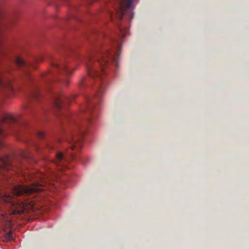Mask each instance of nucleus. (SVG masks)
Listing matches in <instances>:
<instances>
[{
    "mask_svg": "<svg viewBox=\"0 0 249 249\" xmlns=\"http://www.w3.org/2000/svg\"><path fill=\"white\" fill-rule=\"evenodd\" d=\"M119 55L117 50H93L85 59L88 73L95 82L96 93L92 99H87L82 112L78 116V120L74 122V128H71L65 134V140L71 143L67 151L71 160L75 157L71 151H78L81 148L82 137L88 125L92 122L91 117L93 119L97 113L95 106L104 90L103 85H101L102 75L105 73L104 67L113 62L117 65Z\"/></svg>",
    "mask_w": 249,
    "mask_h": 249,
    "instance_id": "f257e3e1",
    "label": "nucleus"
},
{
    "mask_svg": "<svg viewBox=\"0 0 249 249\" xmlns=\"http://www.w3.org/2000/svg\"><path fill=\"white\" fill-rule=\"evenodd\" d=\"M28 177L30 179H35L36 180L30 186L19 184L11 186L10 190L13 195L16 196H27L44 190L42 187L47 183V175L42 172H37L36 174H30Z\"/></svg>",
    "mask_w": 249,
    "mask_h": 249,
    "instance_id": "f03ea898",
    "label": "nucleus"
},
{
    "mask_svg": "<svg viewBox=\"0 0 249 249\" xmlns=\"http://www.w3.org/2000/svg\"><path fill=\"white\" fill-rule=\"evenodd\" d=\"M34 162L31 154L27 151L20 150L15 157H10L6 155L4 157L0 158V174L3 173V171H9L13 170L18 172L21 168L22 161Z\"/></svg>",
    "mask_w": 249,
    "mask_h": 249,
    "instance_id": "7ed1b4c3",
    "label": "nucleus"
},
{
    "mask_svg": "<svg viewBox=\"0 0 249 249\" xmlns=\"http://www.w3.org/2000/svg\"><path fill=\"white\" fill-rule=\"evenodd\" d=\"M133 0H127V2L125 5L122 2L119 3V8L116 12L117 16L120 19H121L123 16L128 14V18H132L133 17L132 13V2Z\"/></svg>",
    "mask_w": 249,
    "mask_h": 249,
    "instance_id": "20e7f679",
    "label": "nucleus"
},
{
    "mask_svg": "<svg viewBox=\"0 0 249 249\" xmlns=\"http://www.w3.org/2000/svg\"><path fill=\"white\" fill-rule=\"evenodd\" d=\"M52 66L55 68L59 72L64 73L66 75L71 74L72 70L69 68L65 62H59L58 61H53L52 63Z\"/></svg>",
    "mask_w": 249,
    "mask_h": 249,
    "instance_id": "39448f33",
    "label": "nucleus"
},
{
    "mask_svg": "<svg viewBox=\"0 0 249 249\" xmlns=\"http://www.w3.org/2000/svg\"><path fill=\"white\" fill-rule=\"evenodd\" d=\"M69 98L60 94H55L53 96V103L55 107L60 109L65 101H68Z\"/></svg>",
    "mask_w": 249,
    "mask_h": 249,
    "instance_id": "423d86ee",
    "label": "nucleus"
},
{
    "mask_svg": "<svg viewBox=\"0 0 249 249\" xmlns=\"http://www.w3.org/2000/svg\"><path fill=\"white\" fill-rule=\"evenodd\" d=\"M16 62L18 67L22 68V71L25 73L27 77H28L29 78H30V73L27 69L32 67V65L27 63L20 57L17 58Z\"/></svg>",
    "mask_w": 249,
    "mask_h": 249,
    "instance_id": "0eeeda50",
    "label": "nucleus"
},
{
    "mask_svg": "<svg viewBox=\"0 0 249 249\" xmlns=\"http://www.w3.org/2000/svg\"><path fill=\"white\" fill-rule=\"evenodd\" d=\"M17 122V119L12 114L9 113H4L0 115V123H15Z\"/></svg>",
    "mask_w": 249,
    "mask_h": 249,
    "instance_id": "6e6552de",
    "label": "nucleus"
},
{
    "mask_svg": "<svg viewBox=\"0 0 249 249\" xmlns=\"http://www.w3.org/2000/svg\"><path fill=\"white\" fill-rule=\"evenodd\" d=\"M67 160L66 158L64 156L62 153L59 152L56 154V159L53 161L56 166H65V162Z\"/></svg>",
    "mask_w": 249,
    "mask_h": 249,
    "instance_id": "1a4fd4ad",
    "label": "nucleus"
},
{
    "mask_svg": "<svg viewBox=\"0 0 249 249\" xmlns=\"http://www.w3.org/2000/svg\"><path fill=\"white\" fill-rule=\"evenodd\" d=\"M40 95V90L37 89H35L30 94L31 98L37 99Z\"/></svg>",
    "mask_w": 249,
    "mask_h": 249,
    "instance_id": "9d476101",
    "label": "nucleus"
},
{
    "mask_svg": "<svg viewBox=\"0 0 249 249\" xmlns=\"http://www.w3.org/2000/svg\"><path fill=\"white\" fill-rule=\"evenodd\" d=\"M6 135L5 132L4 131L3 128L0 126V147L2 146L3 143L2 142V138Z\"/></svg>",
    "mask_w": 249,
    "mask_h": 249,
    "instance_id": "9b49d317",
    "label": "nucleus"
},
{
    "mask_svg": "<svg viewBox=\"0 0 249 249\" xmlns=\"http://www.w3.org/2000/svg\"><path fill=\"white\" fill-rule=\"evenodd\" d=\"M5 238L8 241H11L13 239L12 235V231H8L5 236Z\"/></svg>",
    "mask_w": 249,
    "mask_h": 249,
    "instance_id": "f8f14e48",
    "label": "nucleus"
},
{
    "mask_svg": "<svg viewBox=\"0 0 249 249\" xmlns=\"http://www.w3.org/2000/svg\"><path fill=\"white\" fill-rule=\"evenodd\" d=\"M6 17V14L3 9L0 7V19L4 18Z\"/></svg>",
    "mask_w": 249,
    "mask_h": 249,
    "instance_id": "ddd939ff",
    "label": "nucleus"
},
{
    "mask_svg": "<svg viewBox=\"0 0 249 249\" xmlns=\"http://www.w3.org/2000/svg\"><path fill=\"white\" fill-rule=\"evenodd\" d=\"M5 89L9 92H12L13 91V88L10 83L7 84L6 87H5Z\"/></svg>",
    "mask_w": 249,
    "mask_h": 249,
    "instance_id": "4468645a",
    "label": "nucleus"
},
{
    "mask_svg": "<svg viewBox=\"0 0 249 249\" xmlns=\"http://www.w3.org/2000/svg\"><path fill=\"white\" fill-rule=\"evenodd\" d=\"M24 212V209H21L20 210H14V214H21Z\"/></svg>",
    "mask_w": 249,
    "mask_h": 249,
    "instance_id": "2eb2a0df",
    "label": "nucleus"
},
{
    "mask_svg": "<svg viewBox=\"0 0 249 249\" xmlns=\"http://www.w3.org/2000/svg\"><path fill=\"white\" fill-rule=\"evenodd\" d=\"M46 82L49 84L52 81V77L50 76L47 77L46 79Z\"/></svg>",
    "mask_w": 249,
    "mask_h": 249,
    "instance_id": "dca6fc26",
    "label": "nucleus"
},
{
    "mask_svg": "<svg viewBox=\"0 0 249 249\" xmlns=\"http://www.w3.org/2000/svg\"><path fill=\"white\" fill-rule=\"evenodd\" d=\"M38 137H39L40 138H41L44 137V134L42 132H39L38 133Z\"/></svg>",
    "mask_w": 249,
    "mask_h": 249,
    "instance_id": "f3484780",
    "label": "nucleus"
},
{
    "mask_svg": "<svg viewBox=\"0 0 249 249\" xmlns=\"http://www.w3.org/2000/svg\"><path fill=\"white\" fill-rule=\"evenodd\" d=\"M4 197H5L6 199H10L12 198V197L10 195H5L4 196Z\"/></svg>",
    "mask_w": 249,
    "mask_h": 249,
    "instance_id": "a211bd4d",
    "label": "nucleus"
},
{
    "mask_svg": "<svg viewBox=\"0 0 249 249\" xmlns=\"http://www.w3.org/2000/svg\"><path fill=\"white\" fill-rule=\"evenodd\" d=\"M63 82L64 83H66V84H68L69 83V81H68V80L67 79L63 80Z\"/></svg>",
    "mask_w": 249,
    "mask_h": 249,
    "instance_id": "6ab92c4d",
    "label": "nucleus"
},
{
    "mask_svg": "<svg viewBox=\"0 0 249 249\" xmlns=\"http://www.w3.org/2000/svg\"><path fill=\"white\" fill-rule=\"evenodd\" d=\"M48 146V147L49 148L52 149H53L54 148L53 146H52V145H49Z\"/></svg>",
    "mask_w": 249,
    "mask_h": 249,
    "instance_id": "aec40b11",
    "label": "nucleus"
},
{
    "mask_svg": "<svg viewBox=\"0 0 249 249\" xmlns=\"http://www.w3.org/2000/svg\"><path fill=\"white\" fill-rule=\"evenodd\" d=\"M0 86H3V84H2V82H1V81L0 80Z\"/></svg>",
    "mask_w": 249,
    "mask_h": 249,
    "instance_id": "412c9836",
    "label": "nucleus"
},
{
    "mask_svg": "<svg viewBox=\"0 0 249 249\" xmlns=\"http://www.w3.org/2000/svg\"><path fill=\"white\" fill-rule=\"evenodd\" d=\"M109 39L110 40V41H111L112 43H113V42L114 41L113 40V39Z\"/></svg>",
    "mask_w": 249,
    "mask_h": 249,
    "instance_id": "4be33fe9",
    "label": "nucleus"
},
{
    "mask_svg": "<svg viewBox=\"0 0 249 249\" xmlns=\"http://www.w3.org/2000/svg\"><path fill=\"white\" fill-rule=\"evenodd\" d=\"M0 195H1V197H4V196H3V195H2L1 194H0Z\"/></svg>",
    "mask_w": 249,
    "mask_h": 249,
    "instance_id": "5701e85b",
    "label": "nucleus"
},
{
    "mask_svg": "<svg viewBox=\"0 0 249 249\" xmlns=\"http://www.w3.org/2000/svg\"><path fill=\"white\" fill-rule=\"evenodd\" d=\"M110 18H111V20H112L113 19H112V15L110 16Z\"/></svg>",
    "mask_w": 249,
    "mask_h": 249,
    "instance_id": "b1692460",
    "label": "nucleus"
},
{
    "mask_svg": "<svg viewBox=\"0 0 249 249\" xmlns=\"http://www.w3.org/2000/svg\"><path fill=\"white\" fill-rule=\"evenodd\" d=\"M124 35H122V37H124Z\"/></svg>",
    "mask_w": 249,
    "mask_h": 249,
    "instance_id": "393cba45",
    "label": "nucleus"
},
{
    "mask_svg": "<svg viewBox=\"0 0 249 249\" xmlns=\"http://www.w3.org/2000/svg\"><path fill=\"white\" fill-rule=\"evenodd\" d=\"M61 169H62V167H60V168H59V170H61Z\"/></svg>",
    "mask_w": 249,
    "mask_h": 249,
    "instance_id": "a878e982",
    "label": "nucleus"
}]
</instances>
